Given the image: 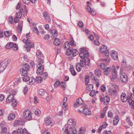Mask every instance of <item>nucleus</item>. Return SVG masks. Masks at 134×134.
Masks as SVG:
<instances>
[{
  "mask_svg": "<svg viewBox=\"0 0 134 134\" xmlns=\"http://www.w3.org/2000/svg\"><path fill=\"white\" fill-rule=\"evenodd\" d=\"M38 92V93L40 95H43L44 93V90L42 89H40L39 90Z\"/></svg>",
  "mask_w": 134,
  "mask_h": 134,
  "instance_id": "obj_51",
  "label": "nucleus"
},
{
  "mask_svg": "<svg viewBox=\"0 0 134 134\" xmlns=\"http://www.w3.org/2000/svg\"><path fill=\"white\" fill-rule=\"evenodd\" d=\"M43 66L41 65L38 68L36 71V73L37 75L41 74L42 73V72L43 71Z\"/></svg>",
  "mask_w": 134,
  "mask_h": 134,
  "instance_id": "obj_15",
  "label": "nucleus"
},
{
  "mask_svg": "<svg viewBox=\"0 0 134 134\" xmlns=\"http://www.w3.org/2000/svg\"><path fill=\"white\" fill-rule=\"evenodd\" d=\"M88 38L91 41H93L94 40V37L91 34H90L89 35Z\"/></svg>",
  "mask_w": 134,
  "mask_h": 134,
  "instance_id": "obj_64",
  "label": "nucleus"
},
{
  "mask_svg": "<svg viewBox=\"0 0 134 134\" xmlns=\"http://www.w3.org/2000/svg\"><path fill=\"white\" fill-rule=\"evenodd\" d=\"M108 117H111L113 116V113L111 111H109L108 113Z\"/></svg>",
  "mask_w": 134,
  "mask_h": 134,
  "instance_id": "obj_62",
  "label": "nucleus"
},
{
  "mask_svg": "<svg viewBox=\"0 0 134 134\" xmlns=\"http://www.w3.org/2000/svg\"><path fill=\"white\" fill-rule=\"evenodd\" d=\"M41 77L42 79H45L47 77L48 75L47 72H44L43 74H41Z\"/></svg>",
  "mask_w": 134,
  "mask_h": 134,
  "instance_id": "obj_41",
  "label": "nucleus"
},
{
  "mask_svg": "<svg viewBox=\"0 0 134 134\" xmlns=\"http://www.w3.org/2000/svg\"><path fill=\"white\" fill-rule=\"evenodd\" d=\"M30 77L27 75L24 76L23 78V80L25 81H28L29 80Z\"/></svg>",
  "mask_w": 134,
  "mask_h": 134,
  "instance_id": "obj_40",
  "label": "nucleus"
},
{
  "mask_svg": "<svg viewBox=\"0 0 134 134\" xmlns=\"http://www.w3.org/2000/svg\"><path fill=\"white\" fill-rule=\"evenodd\" d=\"M83 112L86 115H90L91 114V111L86 107L83 109Z\"/></svg>",
  "mask_w": 134,
  "mask_h": 134,
  "instance_id": "obj_17",
  "label": "nucleus"
},
{
  "mask_svg": "<svg viewBox=\"0 0 134 134\" xmlns=\"http://www.w3.org/2000/svg\"><path fill=\"white\" fill-rule=\"evenodd\" d=\"M118 89V87L114 86L113 88H110L108 90L109 94L111 96H116L117 95V91Z\"/></svg>",
  "mask_w": 134,
  "mask_h": 134,
  "instance_id": "obj_7",
  "label": "nucleus"
},
{
  "mask_svg": "<svg viewBox=\"0 0 134 134\" xmlns=\"http://www.w3.org/2000/svg\"><path fill=\"white\" fill-rule=\"evenodd\" d=\"M80 57L82 59H84L83 60H80L79 63L82 68H84L86 65L88 66L90 64V60L88 57L89 56V54L88 51L84 48H80V52L79 53Z\"/></svg>",
  "mask_w": 134,
  "mask_h": 134,
  "instance_id": "obj_1",
  "label": "nucleus"
},
{
  "mask_svg": "<svg viewBox=\"0 0 134 134\" xmlns=\"http://www.w3.org/2000/svg\"><path fill=\"white\" fill-rule=\"evenodd\" d=\"M5 36L7 37H9L10 35V32L8 31H7L5 32L4 33Z\"/></svg>",
  "mask_w": 134,
  "mask_h": 134,
  "instance_id": "obj_50",
  "label": "nucleus"
},
{
  "mask_svg": "<svg viewBox=\"0 0 134 134\" xmlns=\"http://www.w3.org/2000/svg\"><path fill=\"white\" fill-rule=\"evenodd\" d=\"M45 122L47 125H49L51 122V119L49 117H47L45 120Z\"/></svg>",
  "mask_w": 134,
  "mask_h": 134,
  "instance_id": "obj_26",
  "label": "nucleus"
},
{
  "mask_svg": "<svg viewBox=\"0 0 134 134\" xmlns=\"http://www.w3.org/2000/svg\"><path fill=\"white\" fill-rule=\"evenodd\" d=\"M22 26L23 24L22 23H20L18 25V28L17 29V31L19 33H20L21 32L22 29Z\"/></svg>",
  "mask_w": 134,
  "mask_h": 134,
  "instance_id": "obj_20",
  "label": "nucleus"
},
{
  "mask_svg": "<svg viewBox=\"0 0 134 134\" xmlns=\"http://www.w3.org/2000/svg\"><path fill=\"white\" fill-rule=\"evenodd\" d=\"M126 121L129 124L130 126H132L133 125V124L132 122L130 121V118L128 116L126 117Z\"/></svg>",
  "mask_w": 134,
  "mask_h": 134,
  "instance_id": "obj_36",
  "label": "nucleus"
},
{
  "mask_svg": "<svg viewBox=\"0 0 134 134\" xmlns=\"http://www.w3.org/2000/svg\"><path fill=\"white\" fill-rule=\"evenodd\" d=\"M120 79L123 83H126L128 79L127 75L125 73H122V74H120Z\"/></svg>",
  "mask_w": 134,
  "mask_h": 134,
  "instance_id": "obj_11",
  "label": "nucleus"
},
{
  "mask_svg": "<svg viewBox=\"0 0 134 134\" xmlns=\"http://www.w3.org/2000/svg\"><path fill=\"white\" fill-rule=\"evenodd\" d=\"M21 16L22 14L20 13V12H18L16 13V15L15 17L20 19L21 18Z\"/></svg>",
  "mask_w": 134,
  "mask_h": 134,
  "instance_id": "obj_53",
  "label": "nucleus"
},
{
  "mask_svg": "<svg viewBox=\"0 0 134 134\" xmlns=\"http://www.w3.org/2000/svg\"><path fill=\"white\" fill-rule=\"evenodd\" d=\"M70 44L68 42H65L64 45L63 47L64 48L70 49Z\"/></svg>",
  "mask_w": 134,
  "mask_h": 134,
  "instance_id": "obj_30",
  "label": "nucleus"
},
{
  "mask_svg": "<svg viewBox=\"0 0 134 134\" xmlns=\"http://www.w3.org/2000/svg\"><path fill=\"white\" fill-rule=\"evenodd\" d=\"M67 98L66 97H65L63 100V104L62 105V107L64 109V110H67V103H66Z\"/></svg>",
  "mask_w": 134,
  "mask_h": 134,
  "instance_id": "obj_12",
  "label": "nucleus"
},
{
  "mask_svg": "<svg viewBox=\"0 0 134 134\" xmlns=\"http://www.w3.org/2000/svg\"><path fill=\"white\" fill-rule=\"evenodd\" d=\"M15 117V115L14 113H10L9 114L8 119L9 120L11 121L14 119Z\"/></svg>",
  "mask_w": 134,
  "mask_h": 134,
  "instance_id": "obj_24",
  "label": "nucleus"
},
{
  "mask_svg": "<svg viewBox=\"0 0 134 134\" xmlns=\"http://www.w3.org/2000/svg\"><path fill=\"white\" fill-rule=\"evenodd\" d=\"M95 74L98 76H99L101 74V72L99 69H96L95 71Z\"/></svg>",
  "mask_w": 134,
  "mask_h": 134,
  "instance_id": "obj_39",
  "label": "nucleus"
},
{
  "mask_svg": "<svg viewBox=\"0 0 134 134\" xmlns=\"http://www.w3.org/2000/svg\"><path fill=\"white\" fill-rule=\"evenodd\" d=\"M13 43L9 42L5 46V48L7 49H9L12 48L13 47Z\"/></svg>",
  "mask_w": 134,
  "mask_h": 134,
  "instance_id": "obj_28",
  "label": "nucleus"
},
{
  "mask_svg": "<svg viewBox=\"0 0 134 134\" xmlns=\"http://www.w3.org/2000/svg\"><path fill=\"white\" fill-rule=\"evenodd\" d=\"M76 122L73 120L69 119L68 120L67 128L65 131L66 133L68 134H76L77 133L76 129L75 128Z\"/></svg>",
  "mask_w": 134,
  "mask_h": 134,
  "instance_id": "obj_2",
  "label": "nucleus"
},
{
  "mask_svg": "<svg viewBox=\"0 0 134 134\" xmlns=\"http://www.w3.org/2000/svg\"><path fill=\"white\" fill-rule=\"evenodd\" d=\"M23 68H25V70L28 71L30 70V66L27 64H26L24 65V67Z\"/></svg>",
  "mask_w": 134,
  "mask_h": 134,
  "instance_id": "obj_42",
  "label": "nucleus"
},
{
  "mask_svg": "<svg viewBox=\"0 0 134 134\" xmlns=\"http://www.w3.org/2000/svg\"><path fill=\"white\" fill-rule=\"evenodd\" d=\"M31 0H23V3L25 4H29Z\"/></svg>",
  "mask_w": 134,
  "mask_h": 134,
  "instance_id": "obj_63",
  "label": "nucleus"
},
{
  "mask_svg": "<svg viewBox=\"0 0 134 134\" xmlns=\"http://www.w3.org/2000/svg\"><path fill=\"white\" fill-rule=\"evenodd\" d=\"M89 81V76H87L85 78V83L86 85L88 84Z\"/></svg>",
  "mask_w": 134,
  "mask_h": 134,
  "instance_id": "obj_57",
  "label": "nucleus"
},
{
  "mask_svg": "<svg viewBox=\"0 0 134 134\" xmlns=\"http://www.w3.org/2000/svg\"><path fill=\"white\" fill-rule=\"evenodd\" d=\"M110 72V67H107L106 68L104 69V72L105 75H107Z\"/></svg>",
  "mask_w": 134,
  "mask_h": 134,
  "instance_id": "obj_25",
  "label": "nucleus"
},
{
  "mask_svg": "<svg viewBox=\"0 0 134 134\" xmlns=\"http://www.w3.org/2000/svg\"><path fill=\"white\" fill-rule=\"evenodd\" d=\"M100 67L102 69H104L105 68H106L107 66L105 64L103 63H101L100 65Z\"/></svg>",
  "mask_w": 134,
  "mask_h": 134,
  "instance_id": "obj_47",
  "label": "nucleus"
},
{
  "mask_svg": "<svg viewBox=\"0 0 134 134\" xmlns=\"http://www.w3.org/2000/svg\"><path fill=\"white\" fill-rule=\"evenodd\" d=\"M112 58L115 60H117L118 59V54L116 52L112 51L110 52Z\"/></svg>",
  "mask_w": 134,
  "mask_h": 134,
  "instance_id": "obj_13",
  "label": "nucleus"
},
{
  "mask_svg": "<svg viewBox=\"0 0 134 134\" xmlns=\"http://www.w3.org/2000/svg\"><path fill=\"white\" fill-rule=\"evenodd\" d=\"M126 66L124 65H122L120 69V74H122V73H125L124 72V71L126 69Z\"/></svg>",
  "mask_w": 134,
  "mask_h": 134,
  "instance_id": "obj_32",
  "label": "nucleus"
},
{
  "mask_svg": "<svg viewBox=\"0 0 134 134\" xmlns=\"http://www.w3.org/2000/svg\"><path fill=\"white\" fill-rule=\"evenodd\" d=\"M117 77V72L111 73V75L110 77L111 80L112 81H114L115 79H116Z\"/></svg>",
  "mask_w": 134,
  "mask_h": 134,
  "instance_id": "obj_18",
  "label": "nucleus"
},
{
  "mask_svg": "<svg viewBox=\"0 0 134 134\" xmlns=\"http://www.w3.org/2000/svg\"><path fill=\"white\" fill-rule=\"evenodd\" d=\"M53 43L56 46H59L60 43L59 40L58 38H56L54 40Z\"/></svg>",
  "mask_w": 134,
  "mask_h": 134,
  "instance_id": "obj_37",
  "label": "nucleus"
},
{
  "mask_svg": "<svg viewBox=\"0 0 134 134\" xmlns=\"http://www.w3.org/2000/svg\"><path fill=\"white\" fill-rule=\"evenodd\" d=\"M82 67L81 64L79 63H77L76 65V68L77 71L79 72L81 71V70Z\"/></svg>",
  "mask_w": 134,
  "mask_h": 134,
  "instance_id": "obj_23",
  "label": "nucleus"
},
{
  "mask_svg": "<svg viewBox=\"0 0 134 134\" xmlns=\"http://www.w3.org/2000/svg\"><path fill=\"white\" fill-rule=\"evenodd\" d=\"M70 70L72 75L75 76L76 74V72L75 71L74 68L72 65H70Z\"/></svg>",
  "mask_w": 134,
  "mask_h": 134,
  "instance_id": "obj_19",
  "label": "nucleus"
},
{
  "mask_svg": "<svg viewBox=\"0 0 134 134\" xmlns=\"http://www.w3.org/2000/svg\"><path fill=\"white\" fill-rule=\"evenodd\" d=\"M119 120V116L117 115L115 117V118L113 121V124L114 125H116L117 124Z\"/></svg>",
  "mask_w": 134,
  "mask_h": 134,
  "instance_id": "obj_22",
  "label": "nucleus"
},
{
  "mask_svg": "<svg viewBox=\"0 0 134 134\" xmlns=\"http://www.w3.org/2000/svg\"><path fill=\"white\" fill-rule=\"evenodd\" d=\"M78 25L81 28H82L83 26V24L82 22L81 21H79L77 23Z\"/></svg>",
  "mask_w": 134,
  "mask_h": 134,
  "instance_id": "obj_58",
  "label": "nucleus"
},
{
  "mask_svg": "<svg viewBox=\"0 0 134 134\" xmlns=\"http://www.w3.org/2000/svg\"><path fill=\"white\" fill-rule=\"evenodd\" d=\"M120 98L121 101L122 102H125L127 100L129 105L132 106L134 108V100L127 98L126 94L125 92H122V93Z\"/></svg>",
  "mask_w": 134,
  "mask_h": 134,
  "instance_id": "obj_4",
  "label": "nucleus"
},
{
  "mask_svg": "<svg viewBox=\"0 0 134 134\" xmlns=\"http://www.w3.org/2000/svg\"><path fill=\"white\" fill-rule=\"evenodd\" d=\"M53 37L54 38L57 36V32L54 30H53L52 31V33H51Z\"/></svg>",
  "mask_w": 134,
  "mask_h": 134,
  "instance_id": "obj_46",
  "label": "nucleus"
},
{
  "mask_svg": "<svg viewBox=\"0 0 134 134\" xmlns=\"http://www.w3.org/2000/svg\"><path fill=\"white\" fill-rule=\"evenodd\" d=\"M36 55L37 57L38 58H41L43 56V55L42 52L39 51H37V52Z\"/></svg>",
  "mask_w": 134,
  "mask_h": 134,
  "instance_id": "obj_33",
  "label": "nucleus"
},
{
  "mask_svg": "<svg viewBox=\"0 0 134 134\" xmlns=\"http://www.w3.org/2000/svg\"><path fill=\"white\" fill-rule=\"evenodd\" d=\"M31 30L33 32L36 33L37 35L39 34L38 31L36 26H33L31 28Z\"/></svg>",
  "mask_w": 134,
  "mask_h": 134,
  "instance_id": "obj_29",
  "label": "nucleus"
},
{
  "mask_svg": "<svg viewBox=\"0 0 134 134\" xmlns=\"http://www.w3.org/2000/svg\"><path fill=\"white\" fill-rule=\"evenodd\" d=\"M60 83V82L58 80H57V81H56L54 84V87H55V88L57 87L59 85Z\"/></svg>",
  "mask_w": 134,
  "mask_h": 134,
  "instance_id": "obj_55",
  "label": "nucleus"
},
{
  "mask_svg": "<svg viewBox=\"0 0 134 134\" xmlns=\"http://www.w3.org/2000/svg\"><path fill=\"white\" fill-rule=\"evenodd\" d=\"M38 62L39 65H42L43 63V61L42 59L39 58L38 60Z\"/></svg>",
  "mask_w": 134,
  "mask_h": 134,
  "instance_id": "obj_61",
  "label": "nucleus"
},
{
  "mask_svg": "<svg viewBox=\"0 0 134 134\" xmlns=\"http://www.w3.org/2000/svg\"><path fill=\"white\" fill-rule=\"evenodd\" d=\"M72 53V49L71 48L68 49L66 52V54L68 55H69L71 54Z\"/></svg>",
  "mask_w": 134,
  "mask_h": 134,
  "instance_id": "obj_45",
  "label": "nucleus"
},
{
  "mask_svg": "<svg viewBox=\"0 0 134 134\" xmlns=\"http://www.w3.org/2000/svg\"><path fill=\"white\" fill-rule=\"evenodd\" d=\"M23 116L27 119L30 120L32 119L31 112L28 110H26L23 113Z\"/></svg>",
  "mask_w": 134,
  "mask_h": 134,
  "instance_id": "obj_8",
  "label": "nucleus"
},
{
  "mask_svg": "<svg viewBox=\"0 0 134 134\" xmlns=\"http://www.w3.org/2000/svg\"><path fill=\"white\" fill-rule=\"evenodd\" d=\"M20 73L22 76L27 75V71L25 70V68H22L20 70Z\"/></svg>",
  "mask_w": 134,
  "mask_h": 134,
  "instance_id": "obj_21",
  "label": "nucleus"
},
{
  "mask_svg": "<svg viewBox=\"0 0 134 134\" xmlns=\"http://www.w3.org/2000/svg\"><path fill=\"white\" fill-rule=\"evenodd\" d=\"M96 93L94 90H92L90 93V95L91 97H93L96 95Z\"/></svg>",
  "mask_w": 134,
  "mask_h": 134,
  "instance_id": "obj_52",
  "label": "nucleus"
},
{
  "mask_svg": "<svg viewBox=\"0 0 134 134\" xmlns=\"http://www.w3.org/2000/svg\"><path fill=\"white\" fill-rule=\"evenodd\" d=\"M110 71L111 73L117 72V71L116 69L115 66L114 65H113L111 67H110Z\"/></svg>",
  "mask_w": 134,
  "mask_h": 134,
  "instance_id": "obj_31",
  "label": "nucleus"
},
{
  "mask_svg": "<svg viewBox=\"0 0 134 134\" xmlns=\"http://www.w3.org/2000/svg\"><path fill=\"white\" fill-rule=\"evenodd\" d=\"M93 86L92 84H89L86 87V89L88 91L93 90Z\"/></svg>",
  "mask_w": 134,
  "mask_h": 134,
  "instance_id": "obj_38",
  "label": "nucleus"
},
{
  "mask_svg": "<svg viewBox=\"0 0 134 134\" xmlns=\"http://www.w3.org/2000/svg\"><path fill=\"white\" fill-rule=\"evenodd\" d=\"M72 55L73 57H75L76 55L77 54V50L75 49H74L72 50Z\"/></svg>",
  "mask_w": 134,
  "mask_h": 134,
  "instance_id": "obj_49",
  "label": "nucleus"
},
{
  "mask_svg": "<svg viewBox=\"0 0 134 134\" xmlns=\"http://www.w3.org/2000/svg\"><path fill=\"white\" fill-rule=\"evenodd\" d=\"M100 51L101 52L100 55L103 57L105 56L108 57L107 59L104 58L101 59V60L104 62L105 63H108L110 62V59L109 58V50L107 49V47L105 45L101 46L100 48Z\"/></svg>",
  "mask_w": 134,
  "mask_h": 134,
  "instance_id": "obj_3",
  "label": "nucleus"
},
{
  "mask_svg": "<svg viewBox=\"0 0 134 134\" xmlns=\"http://www.w3.org/2000/svg\"><path fill=\"white\" fill-rule=\"evenodd\" d=\"M35 113L37 115H39L41 113V111L39 109L36 110L35 111Z\"/></svg>",
  "mask_w": 134,
  "mask_h": 134,
  "instance_id": "obj_54",
  "label": "nucleus"
},
{
  "mask_svg": "<svg viewBox=\"0 0 134 134\" xmlns=\"http://www.w3.org/2000/svg\"><path fill=\"white\" fill-rule=\"evenodd\" d=\"M21 79L20 77H18L16 78L15 80V81L17 83H18L21 82Z\"/></svg>",
  "mask_w": 134,
  "mask_h": 134,
  "instance_id": "obj_60",
  "label": "nucleus"
},
{
  "mask_svg": "<svg viewBox=\"0 0 134 134\" xmlns=\"http://www.w3.org/2000/svg\"><path fill=\"white\" fill-rule=\"evenodd\" d=\"M9 58H6L1 63V72L3 71L6 68L10 62Z\"/></svg>",
  "mask_w": 134,
  "mask_h": 134,
  "instance_id": "obj_5",
  "label": "nucleus"
},
{
  "mask_svg": "<svg viewBox=\"0 0 134 134\" xmlns=\"http://www.w3.org/2000/svg\"><path fill=\"white\" fill-rule=\"evenodd\" d=\"M70 43L71 46H76V43L73 40V38H70Z\"/></svg>",
  "mask_w": 134,
  "mask_h": 134,
  "instance_id": "obj_35",
  "label": "nucleus"
},
{
  "mask_svg": "<svg viewBox=\"0 0 134 134\" xmlns=\"http://www.w3.org/2000/svg\"><path fill=\"white\" fill-rule=\"evenodd\" d=\"M42 79H43L41 77H37L36 78V81L38 83H41L42 81Z\"/></svg>",
  "mask_w": 134,
  "mask_h": 134,
  "instance_id": "obj_43",
  "label": "nucleus"
},
{
  "mask_svg": "<svg viewBox=\"0 0 134 134\" xmlns=\"http://www.w3.org/2000/svg\"><path fill=\"white\" fill-rule=\"evenodd\" d=\"M24 122L23 120H16L14 123V126L15 127L18 125H22L24 124Z\"/></svg>",
  "mask_w": 134,
  "mask_h": 134,
  "instance_id": "obj_14",
  "label": "nucleus"
},
{
  "mask_svg": "<svg viewBox=\"0 0 134 134\" xmlns=\"http://www.w3.org/2000/svg\"><path fill=\"white\" fill-rule=\"evenodd\" d=\"M23 41L27 45L29 44H32V43L30 41H29L28 39L25 40L24 39L23 40Z\"/></svg>",
  "mask_w": 134,
  "mask_h": 134,
  "instance_id": "obj_44",
  "label": "nucleus"
},
{
  "mask_svg": "<svg viewBox=\"0 0 134 134\" xmlns=\"http://www.w3.org/2000/svg\"><path fill=\"white\" fill-rule=\"evenodd\" d=\"M1 133H5L7 131V129L5 127H3L1 129Z\"/></svg>",
  "mask_w": 134,
  "mask_h": 134,
  "instance_id": "obj_48",
  "label": "nucleus"
},
{
  "mask_svg": "<svg viewBox=\"0 0 134 134\" xmlns=\"http://www.w3.org/2000/svg\"><path fill=\"white\" fill-rule=\"evenodd\" d=\"M27 45L28 46H27L26 47L27 48V51H29L31 48L34 47V43H32V44H29Z\"/></svg>",
  "mask_w": 134,
  "mask_h": 134,
  "instance_id": "obj_34",
  "label": "nucleus"
},
{
  "mask_svg": "<svg viewBox=\"0 0 134 134\" xmlns=\"http://www.w3.org/2000/svg\"><path fill=\"white\" fill-rule=\"evenodd\" d=\"M83 103V100L81 98H80L76 100V103L74 104V107L76 108L79 106L80 105L82 104Z\"/></svg>",
  "mask_w": 134,
  "mask_h": 134,
  "instance_id": "obj_10",
  "label": "nucleus"
},
{
  "mask_svg": "<svg viewBox=\"0 0 134 134\" xmlns=\"http://www.w3.org/2000/svg\"><path fill=\"white\" fill-rule=\"evenodd\" d=\"M29 85H32L35 82L36 80L35 78L33 77H31L30 78L29 80Z\"/></svg>",
  "mask_w": 134,
  "mask_h": 134,
  "instance_id": "obj_27",
  "label": "nucleus"
},
{
  "mask_svg": "<svg viewBox=\"0 0 134 134\" xmlns=\"http://www.w3.org/2000/svg\"><path fill=\"white\" fill-rule=\"evenodd\" d=\"M43 17L45 19L48 21L49 22H50L51 21V18L48 15V13L47 12H45L43 13Z\"/></svg>",
  "mask_w": 134,
  "mask_h": 134,
  "instance_id": "obj_16",
  "label": "nucleus"
},
{
  "mask_svg": "<svg viewBox=\"0 0 134 134\" xmlns=\"http://www.w3.org/2000/svg\"><path fill=\"white\" fill-rule=\"evenodd\" d=\"M60 85L63 88V90H64L66 87V85L65 83L64 82H62L60 83Z\"/></svg>",
  "mask_w": 134,
  "mask_h": 134,
  "instance_id": "obj_56",
  "label": "nucleus"
},
{
  "mask_svg": "<svg viewBox=\"0 0 134 134\" xmlns=\"http://www.w3.org/2000/svg\"><path fill=\"white\" fill-rule=\"evenodd\" d=\"M100 99L101 102H103L104 104L105 105L108 104L110 100L109 97L108 96H106L104 98L103 97L100 98Z\"/></svg>",
  "mask_w": 134,
  "mask_h": 134,
  "instance_id": "obj_9",
  "label": "nucleus"
},
{
  "mask_svg": "<svg viewBox=\"0 0 134 134\" xmlns=\"http://www.w3.org/2000/svg\"><path fill=\"white\" fill-rule=\"evenodd\" d=\"M6 102L7 103L11 102L12 105L14 107L16 106L17 102L15 99H14L13 94H10L8 96L6 99Z\"/></svg>",
  "mask_w": 134,
  "mask_h": 134,
  "instance_id": "obj_6",
  "label": "nucleus"
},
{
  "mask_svg": "<svg viewBox=\"0 0 134 134\" xmlns=\"http://www.w3.org/2000/svg\"><path fill=\"white\" fill-rule=\"evenodd\" d=\"M13 47H12L13 48L14 50V51L17 50L18 49V47L17 45L15 43L14 44L13 43Z\"/></svg>",
  "mask_w": 134,
  "mask_h": 134,
  "instance_id": "obj_59",
  "label": "nucleus"
}]
</instances>
